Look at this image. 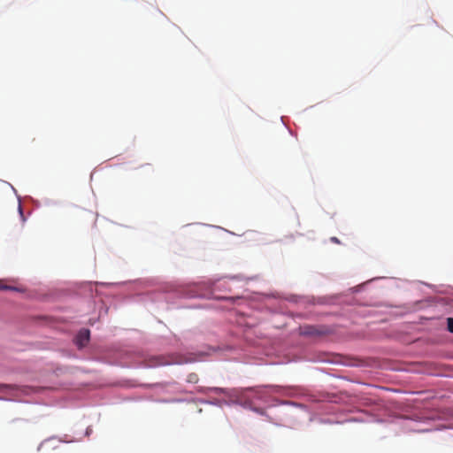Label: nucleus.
Masks as SVG:
<instances>
[{
    "instance_id": "obj_1",
    "label": "nucleus",
    "mask_w": 453,
    "mask_h": 453,
    "mask_svg": "<svg viewBox=\"0 0 453 453\" xmlns=\"http://www.w3.org/2000/svg\"><path fill=\"white\" fill-rule=\"evenodd\" d=\"M90 332L88 329H82L79 332L76 336V344L82 348L84 347L89 341Z\"/></svg>"
},
{
    "instance_id": "obj_2",
    "label": "nucleus",
    "mask_w": 453,
    "mask_h": 453,
    "mask_svg": "<svg viewBox=\"0 0 453 453\" xmlns=\"http://www.w3.org/2000/svg\"><path fill=\"white\" fill-rule=\"evenodd\" d=\"M198 380H199L198 379V375L196 373H194V372L193 373H189L188 375V379H187L188 382H189V383H197Z\"/></svg>"
},
{
    "instance_id": "obj_3",
    "label": "nucleus",
    "mask_w": 453,
    "mask_h": 453,
    "mask_svg": "<svg viewBox=\"0 0 453 453\" xmlns=\"http://www.w3.org/2000/svg\"><path fill=\"white\" fill-rule=\"evenodd\" d=\"M448 330L450 333H453V318H449L448 319Z\"/></svg>"
},
{
    "instance_id": "obj_4",
    "label": "nucleus",
    "mask_w": 453,
    "mask_h": 453,
    "mask_svg": "<svg viewBox=\"0 0 453 453\" xmlns=\"http://www.w3.org/2000/svg\"><path fill=\"white\" fill-rule=\"evenodd\" d=\"M16 290V288H13V287H10V286H7V285H3V284H0V290Z\"/></svg>"
},
{
    "instance_id": "obj_5",
    "label": "nucleus",
    "mask_w": 453,
    "mask_h": 453,
    "mask_svg": "<svg viewBox=\"0 0 453 453\" xmlns=\"http://www.w3.org/2000/svg\"><path fill=\"white\" fill-rule=\"evenodd\" d=\"M331 241L334 243H340V241L336 237H332Z\"/></svg>"
},
{
    "instance_id": "obj_6",
    "label": "nucleus",
    "mask_w": 453,
    "mask_h": 453,
    "mask_svg": "<svg viewBox=\"0 0 453 453\" xmlns=\"http://www.w3.org/2000/svg\"><path fill=\"white\" fill-rule=\"evenodd\" d=\"M212 390L215 391V392L222 391V389L219 388H212Z\"/></svg>"
},
{
    "instance_id": "obj_7",
    "label": "nucleus",
    "mask_w": 453,
    "mask_h": 453,
    "mask_svg": "<svg viewBox=\"0 0 453 453\" xmlns=\"http://www.w3.org/2000/svg\"><path fill=\"white\" fill-rule=\"evenodd\" d=\"M255 411L257 412V413H260V414H263L264 411L260 409H255Z\"/></svg>"
}]
</instances>
